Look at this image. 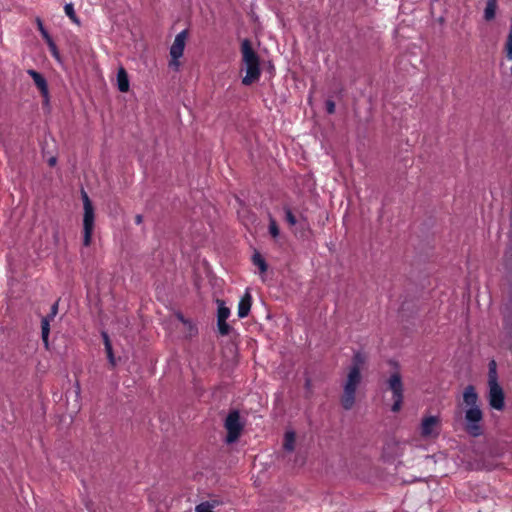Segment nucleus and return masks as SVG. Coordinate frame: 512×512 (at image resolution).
Wrapping results in <instances>:
<instances>
[{
	"label": "nucleus",
	"mask_w": 512,
	"mask_h": 512,
	"mask_svg": "<svg viewBox=\"0 0 512 512\" xmlns=\"http://www.w3.org/2000/svg\"><path fill=\"white\" fill-rule=\"evenodd\" d=\"M478 400V394L476 393L474 386L468 385L463 392V402L466 405L465 428L473 437H477L482 434L481 422L483 419V413L478 404Z\"/></svg>",
	"instance_id": "nucleus-2"
},
{
	"label": "nucleus",
	"mask_w": 512,
	"mask_h": 512,
	"mask_svg": "<svg viewBox=\"0 0 512 512\" xmlns=\"http://www.w3.org/2000/svg\"><path fill=\"white\" fill-rule=\"evenodd\" d=\"M284 212H285V219H286V221L291 226H294L296 224L297 220H296V217L294 216V214L292 213L291 209L289 207H285L284 208Z\"/></svg>",
	"instance_id": "nucleus-23"
},
{
	"label": "nucleus",
	"mask_w": 512,
	"mask_h": 512,
	"mask_svg": "<svg viewBox=\"0 0 512 512\" xmlns=\"http://www.w3.org/2000/svg\"><path fill=\"white\" fill-rule=\"evenodd\" d=\"M117 86L121 92H127L129 90V79L124 68H120L117 72Z\"/></svg>",
	"instance_id": "nucleus-14"
},
{
	"label": "nucleus",
	"mask_w": 512,
	"mask_h": 512,
	"mask_svg": "<svg viewBox=\"0 0 512 512\" xmlns=\"http://www.w3.org/2000/svg\"><path fill=\"white\" fill-rule=\"evenodd\" d=\"M185 327L187 329V333H188L189 337H192V336L196 335L197 328L195 327V325L191 321H188V323L185 325Z\"/></svg>",
	"instance_id": "nucleus-24"
},
{
	"label": "nucleus",
	"mask_w": 512,
	"mask_h": 512,
	"mask_svg": "<svg viewBox=\"0 0 512 512\" xmlns=\"http://www.w3.org/2000/svg\"><path fill=\"white\" fill-rule=\"evenodd\" d=\"M64 11H65V14L69 17V19L76 25H80L81 22H80V19L79 17L76 15L75 13V10H74V6L72 3H67L65 6H64Z\"/></svg>",
	"instance_id": "nucleus-18"
},
{
	"label": "nucleus",
	"mask_w": 512,
	"mask_h": 512,
	"mask_svg": "<svg viewBox=\"0 0 512 512\" xmlns=\"http://www.w3.org/2000/svg\"><path fill=\"white\" fill-rule=\"evenodd\" d=\"M225 428L227 430L226 442L234 443L240 436L243 424L240 421V414L234 410L228 414L225 420Z\"/></svg>",
	"instance_id": "nucleus-7"
},
{
	"label": "nucleus",
	"mask_w": 512,
	"mask_h": 512,
	"mask_svg": "<svg viewBox=\"0 0 512 512\" xmlns=\"http://www.w3.org/2000/svg\"><path fill=\"white\" fill-rule=\"evenodd\" d=\"M387 384L392 392L393 397V405L391 407V410L393 412H398L402 407L404 392L403 382L400 373L394 372L393 374H391L389 379L387 380Z\"/></svg>",
	"instance_id": "nucleus-5"
},
{
	"label": "nucleus",
	"mask_w": 512,
	"mask_h": 512,
	"mask_svg": "<svg viewBox=\"0 0 512 512\" xmlns=\"http://www.w3.org/2000/svg\"><path fill=\"white\" fill-rule=\"evenodd\" d=\"M489 385V404L493 409L502 410L504 408V392L498 383Z\"/></svg>",
	"instance_id": "nucleus-11"
},
{
	"label": "nucleus",
	"mask_w": 512,
	"mask_h": 512,
	"mask_svg": "<svg viewBox=\"0 0 512 512\" xmlns=\"http://www.w3.org/2000/svg\"><path fill=\"white\" fill-rule=\"evenodd\" d=\"M497 8V0H487L486 7L484 10V18L487 21H491L495 17Z\"/></svg>",
	"instance_id": "nucleus-15"
},
{
	"label": "nucleus",
	"mask_w": 512,
	"mask_h": 512,
	"mask_svg": "<svg viewBox=\"0 0 512 512\" xmlns=\"http://www.w3.org/2000/svg\"><path fill=\"white\" fill-rule=\"evenodd\" d=\"M58 313V303L51 306L50 313L41 320V338L46 349H49L50 322L54 320Z\"/></svg>",
	"instance_id": "nucleus-10"
},
{
	"label": "nucleus",
	"mask_w": 512,
	"mask_h": 512,
	"mask_svg": "<svg viewBox=\"0 0 512 512\" xmlns=\"http://www.w3.org/2000/svg\"><path fill=\"white\" fill-rule=\"evenodd\" d=\"M504 328L512 330V305H507L504 311Z\"/></svg>",
	"instance_id": "nucleus-19"
},
{
	"label": "nucleus",
	"mask_w": 512,
	"mask_h": 512,
	"mask_svg": "<svg viewBox=\"0 0 512 512\" xmlns=\"http://www.w3.org/2000/svg\"><path fill=\"white\" fill-rule=\"evenodd\" d=\"M510 70H511V74H512V67L510 68Z\"/></svg>",
	"instance_id": "nucleus-35"
},
{
	"label": "nucleus",
	"mask_w": 512,
	"mask_h": 512,
	"mask_svg": "<svg viewBox=\"0 0 512 512\" xmlns=\"http://www.w3.org/2000/svg\"><path fill=\"white\" fill-rule=\"evenodd\" d=\"M55 163H56V159H55L54 157H52L51 159H49V164H50L51 166L55 165Z\"/></svg>",
	"instance_id": "nucleus-33"
},
{
	"label": "nucleus",
	"mask_w": 512,
	"mask_h": 512,
	"mask_svg": "<svg viewBox=\"0 0 512 512\" xmlns=\"http://www.w3.org/2000/svg\"><path fill=\"white\" fill-rule=\"evenodd\" d=\"M504 50L507 59L512 61V24L510 25V30L506 39Z\"/></svg>",
	"instance_id": "nucleus-21"
},
{
	"label": "nucleus",
	"mask_w": 512,
	"mask_h": 512,
	"mask_svg": "<svg viewBox=\"0 0 512 512\" xmlns=\"http://www.w3.org/2000/svg\"><path fill=\"white\" fill-rule=\"evenodd\" d=\"M309 385H310V380H309V379H307V380H306V386H307V387H309Z\"/></svg>",
	"instance_id": "nucleus-34"
},
{
	"label": "nucleus",
	"mask_w": 512,
	"mask_h": 512,
	"mask_svg": "<svg viewBox=\"0 0 512 512\" xmlns=\"http://www.w3.org/2000/svg\"><path fill=\"white\" fill-rule=\"evenodd\" d=\"M252 262L255 266H257L259 268L261 274H264L267 271L268 265H267L265 259L262 257V255L259 252H255L253 254Z\"/></svg>",
	"instance_id": "nucleus-16"
},
{
	"label": "nucleus",
	"mask_w": 512,
	"mask_h": 512,
	"mask_svg": "<svg viewBox=\"0 0 512 512\" xmlns=\"http://www.w3.org/2000/svg\"><path fill=\"white\" fill-rule=\"evenodd\" d=\"M229 316L230 309L225 305L224 302L218 301L217 326L219 333L223 336L228 335L231 330L230 325L227 323Z\"/></svg>",
	"instance_id": "nucleus-9"
},
{
	"label": "nucleus",
	"mask_w": 512,
	"mask_h": 512,
	"mask_svg": "<svg viewBox=\"0 0 512 512\" xmlns=\"http://www.w3.org/2000/svg\"><path fill=\"white\" fill-rule=\"evenodd\" d=\"M107 357H108L109 363H110L112 366H115V365H116V360H115V357H114L113 352H112V353H108V354H107Z\"/></svg>",
	"instance_id": "nucleus-28"
},
{
	"label": "nucleus",
	"mask_w": 512,
	"mask_h": 512,
	"mask_svg": "<svg viewBox=\"0 0 512 512\" xmlns=\"http://www.w3.org/2000/svg\"><path fill=\"white\" fill-rule=\"evenodd\" d=\"M27 73L32 77L35 85L40 90L45 100L48 101L49 92L46 79L40 73L33 69H29Z\"/></svg>",
	"instance_id": "nucleus-12"
},
{
	"label": "nucleus",
	"mask_w": 512,
	"mask_h": 512,
	"mask_svg": "<svg viewBox=\"0 0 512 512\" xmlns=\"http://www.w3.org/2000/svg\"><path fill=\"white\" fill-rule=\"evenodd\" d=\"M38 22V27H39V30L42 34V36L47 40V41H50V36L48 34V32L45 30L44 26H43V23L40 19L37 20Z\"/></svg>",
	"instance_id": "nucleus-25"
},
{
	"label": "nucleus",
	"mask_w": 512,
	"mask_h": 512,
	"mask_svg": "<svg viewBox=\"0 0 512 512\" xmlns=\"http://www.w3.org/2000/svg\"><path fill=\"white\" fill-rule=\"evenodd\" d=\"M366 361V356L357 351L352 359V366L349 369L347 379L343 386L341 405L345 410H351L355 404L356 390L361 382V367Z\"/></svg>",
	"instance_id": "nucleus-1"
},
{
	"label": "nucleus",
	"mask_w": 512,
	"mask_h": 512,
	"mask_svg": "<svg viewBox=\"0 0 512 512\" xmlns=\"http://www.w3.org/2000/svg\"><path fill=\"white\" fill-rule=\"evenodd\" d=\"M47 42L49 44V47H50V50L52 51L53 56L56 57V58H59V54H58L56 45L54 44L52 39H50V41H47Z\"/></svg>",
	"instance_id": "nucleus-27"
},
{
	"label": "nucleus",
	"mask_w": 512,
	"mask_h": 512,
	"mask_svg": "<svg viewBox=\"0 0 512 512\" xmlns=\"http://www.w3.org/2000/svg\"><path fill=\"white\" fill-rule=\"evenodd\" d=\"M494 383H498L496 362L494 360H491L489 362L488 384H494Z\"/></svg>",
	"instance_id": "nucleus-20"
},
{
	"label": "nucleus",
	"mask_w": 512,
	"mask_h": 512,
	"mask_svg": "<svg viewBox=\"0 0 512 512\" xmlns=\"http://www.w3.org/2000/svg\"><path fill=\"white\" fill-rule=\"evenodd\" d=\"M105 350L107 354L113 352L111 342L105 343Z\"/></svg>",
	"instance_id": "nucleus-29"
},
{
	"label": "nucleus",
	"mask_w": 512,
	"mask_h": 512,
	"mask_svg": "<svg viewBox=\"0 0 512 512\" xmlns=\"http://www.w3.org/2000/svg\"><path fill=\"white\" fill-rule=\"evenodd\" d=\"M441 420L439 416H426L420 424V435L425 439L437 438L440 435Z\"/></svg>",
	"instance_id": "nucleus-8"
},
{
	"label": "nucleus",
	"mask_w": 512,
	"mask_h": 512,
	"mask_svg": "<svg viewBox=\"0 0 512 512\" xmlns=\"http://www.w3.org/2000/svg\"><path fill=\"white\" fill-rule=\"evenodd\" d=\"M326 110L329 114H333L335 112V103L332 100L326 101Z\"/></svg>",
	"instance_id": "nucleus-26"
},
{
	"label": "nucleus",
	"mask_w": 512,
	"mask_h": 512,
	"mask_svg": "<svg viewBox=\"0 0 512 512\" xmlns=\"http://www.w3.org/2000/svg\"><path fill=\"white\" fill-rule=\"evenodd\" d=\"M242 62L245 66L246 74L242 78V83L246 86L259 80L261 75L260 58L253 49L251 41L244 39L241 42Z\"/></svg>",
	"instance_id": "nucleus-3"
},
{
	"label": "nucleus",
	"mask_w": 512,
	"mask_h": 512,
	"mask_svg": "<svg viewBox=\"0 0 512 512\" xmlns=\"http://www.w3.org/2000/svg\"><path fill=\"white\" fill-rule=\"evenodd\" d=\"M142 220H143V218H142V216H141V215H137V216L135 217V222H136V224H138V225L142 223Z\"/></svg>",
	"instance_id": "nucleus-32"
},
{
	"label": "nucleus",
	"mask_w": 512,
	"mask_h": 512,
	"mask_svg": "<svg viewBox=\"0 0 512 512\" xmlns=\"http://www.w3.org/2000/svg\"><path fill=\"white\" fill-rule=\"evenodd\" d=\"M252 304V296L250 292L247 290L245 294L241 297L239 303H238V317L239 318H245L248 316Z\"/></svg>",
	"instance_id": "nucleus-13"
},
{
	"label": "nucleus",
	"mask_w": 512,
	"mask_h": 512,
	"mask_svg": "<svg viewBox=\"0 0 512 512\" xmlns=\"http://www.w3.org/2000/svg\"><path fill=\"white\" fill-rule=\"evenodd\" d=\"M295 445V433L293 431H287L284 437V449L288 452L294 450Z\"/></svg>",
	"instance_id": "nucleus-17"
},
{
	"label": "nucleus",
	"mask_w": 512,
	"mask_h": 512,
	"mask_svg": "<svg viewBox=\"0 0 512 512\" xmlns=\"http://www.w3.org/2000/svg\"><path fill=\"white\" fill-rule=\"evenodd\" d=\"M269 233L273 238H277L280 234L277 222L272 216L269 218Z\"/></svg>",
	"instance_id": "nucleus-22"
},
{
	"label": "nucleus",
	"mask_w": 512,
	"mask_h": 512,
	"mask_svg": "<svg viewBox=\"0 0 512 512\" xmlns=\"http://www.w3.org/2000/svg\"><path fill=\"white\" fill-rule=\"evenodd\" d=\"M187 32L186 30L178 33L174 39L172 46L170 47L171 60L169 61V67L174 71H178L180 67L179 59L183 56L185 43H186Z\"/></svg>",
	"instance_id": "nucleus-6"
},
{
	"label": "nucleus",
	"mask_w": 512,
	"mask_h": 512,
	"mask_svg": "<svg viewBox=\"0 0 512 512\" xmlns=\"http://www.w3.org/2000/svg\"><path fill=\"white\" fill-rule=\"evenodd\" d=\"M102 337H103V340H104V344L107 343V342H110V339H109V336L106 332H102Z\"/></svg>",
	"instance_id": "nucleus-31"
},
{
	"label": "nucleus",
	"mask_w": 512,
	"mask_h": 512,
	"mask_svg": "<svg viewBox=\"0 0 512 512\" xmlns=\"http://www.w3.org/2000/svg\"><path fill=\"white\" fill-rule=\"evenodd\" d=\"M177 318L184 324L186 325L188 323L189 320L185 319L184 316L182 314H177Z\"/></svg>",
	"instance_id": "nucleus-30"
},
{
	"label": "nucleus",
	"mask_w": 512,
	"mask_h": 512,
	"mask_svg": "<svg viewBox=\"0 0 512 512\" xmlns=\"http://www.w3.org/2000/svg\"><path fill=\"white\" fill-rule=\"evenodd\" d=\"M83 199V245L88 247L91 244L92 234L94 230L95 214L92 203L85 191H82Z\"/></svg>",
	"instance_id": "nucleus-4"
}]
</instances>
